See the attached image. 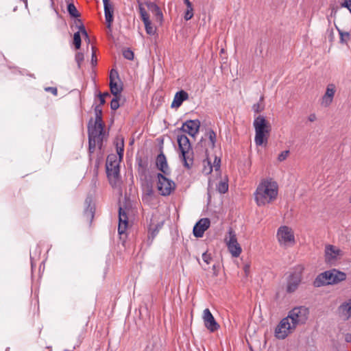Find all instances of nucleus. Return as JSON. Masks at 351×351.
I'll list each match as a JSON object with an SVG mask.
<instances>
[{
    "label": "nucleus",
    "instance_id": "nucleus-32",
    "mask_svg": "<svg viewBox=\"0 0 351 351\" xmlns=\"http://www.w3.org/2000/svg\"><path fill=\"white\" fill-rule=\"evenodd\" d=\"M97 144V139L88 138V152H89L90 154H92L94 153Z\"/></svg>",
    "mask_w": 351,
    "mask_h": 351
},
{
    "label": "nucleus",
    "instance_id": "nucleus-34",
    "mask_svg": "<svg viewBox=\"0 0 351 351\" xmlns=\"http://www.w3.org/2000/svg\"><path fill=\"white\" fill-rule=\"evenodd\" d=\"M335 92H336V87H335V84H330L327 86L326 90V92L324 94L334 98Z\"/></svg>",
    "mask_w": 351,
    "mask_h": 351
},
{
    "label": "nucleus",
    "instance_id": "nucleus-21",
    "mask_svg": "<svg viewBox=\"0 0 351 351\" xmlns=\"http://www.w3.org/2000/svg\"><path fill=\"white\" fill-rule=\"evenodd\" d=\"M156 165L157 168L160 171H161L164 174L169 173V168L167 162V158L162 152L158 155L156 160Z\"/></svg>",
    "mask_w": 351,
    "mask_h": 351
},
{
    "label": "nucleus",
    "instance_id": "nucleus-55",
    "mask_svg": "<svg viewBox=\"0 0 351 351\" xmlns=\"http://www.w3.org/2000/svg\"><path fill=\"white\" fill-rule=\"evenodd\" d=\"M317 119V117L315 115V114L313 113V114H311L308 117V120L311 122H313L315 121V120Z\"/></svg>",
    "mask_w": 351,
    "mask_h": 351
},
{
    "label": "nucleus",
    "instance_id": "nucleus-50",
    "mask_svg": "<svg viewBox=\"0 0 351 351\" xmlns=\"http://www.w3.org/2000/svg\"><path fill=\"white\" fill-rule=\"evenodd\" d=\"M138 10H139L140 15L147 12L143 6L142 3L139 0L138 1Z\"/></svg>",
    "mask_w": 351,
    "mask_h": 351
},
{
    "label": "nucleus",
    "instance_id": "nucleus-62",
    "mask_svg": "<svg viewBox=\"0 0 351 351\" xmlns=\"http://www.w3.org/2000/svg\"><path fill=\"white\" fill-rule=\"evenodd\" d=\"M85 40H86L88 43H90V38L88 37V39H85Z\"/></svg>",
    "mask_w": 351,
    "mask_h": 351
},
{
    "label": "nucleus",
    "instance_id": "nucleus-35",
    "mask_svg": "<svg viewBox=\"0 0 351 351\" xmlns=\"http://www.w3.org/2000/svg\"><path fill=\"white\" fill-rule=\"evenodd\" d=\"M145 25V30L147 34L149 35H154L156 32L154 27L152 25L151 21L143 23Z\"/></svg>",
    "mask_w": 351,
    "mask_h": 351
},
{
    "label": "nucleus",
    "instance_id": "nucleus-33",
    "mask_svg": "<svg viewBox=\"0 0 351 351\" xmlns=\"http://www.w3.org/2000/svg\"><path fill=\"white\" fill-rule=\"evenodd\" d=\"M82 39L80 32L74 33L73 35V44L77 49H79L81 47Z\"/></svg>",
    "mask_w": 351,
    "mask_h": 351
},
{
    "label": "nucleus",
    "instance_id": "nucleus-59",
    "mask_svg": "<svg viewBox=\"0 0 351 351\" xmlns=\"http://www.w3.org/2000/svg\"><path fill=\"white\" fill-rule=\"evenodd\" d=\"M81 34H82V36H84L85 39H88V33H87L86 29L82 31V32Z\"/></svg>",
    "mask_w": 351,
    "mask_h": 351
},
{
    "label": "nucleus",
    "instance_id": "nucleus-9",
    "mask_svg": "<svg viewBox=\"0 0 351 351\" xmlns=\"http://www.w3.org/2000/svg\"><path fill=\"white\" fill-rule=\"evenodd\" d=\"M106 173L109 180L114 178L115 180L119 176V164L117 160V156L114 154L108 156L106 164Z\"/></svg>",
    "mask_w": 351,
    "mask_h": 351
},
{
    "label": "nucleus",
    "instance_id": "nucleus-56",
    "mask_svg": "<svg viewBox=\"0 0 351 351\" xmlns=\"http://www.w3.org/2000/svg\"><path fill=\"white\" fill-rule=\"evenodd\" d=\"M185 5H186V8L188 9H193L192 3L189 0H184Z\"/></svg>",
    "mask_w": 351,
    "mask_h": 351
},
{
    "label": "nucleus",
    "instance_id": "nucleus-44",
    "mask_svg": "<svg viewBox=\"0 0 351 351\" xmlns=\"http://www.w3.org/2000/svg\"><path fill=\"white\" fill-rule=\"evenodd\" d=\"M115 78H119L118 72L114 69H112L110 73V82L114 81Z\"/></svg>",
    "mask_w": 351,
    "mask_h": 351
},
{
    "label": "nucleus",
    "instance_id": "nucleus-2",
    "mask_svg": "<svg viewBox=\"0 0 351 351\" xmlns=\"http://www.w3.org/2000/svg\"><path fill=\"white\" fill-rule=\"evenodd\" d=\"M255 130L254 142L256 145L261 146L267 143V139L271 130L269 122L263 116H258L253 122Z\"/></svg>",
    "mask_w": 351,
    "mask_h": 351
},
{
    "label": "nucleus",
    "instance_id": "nucleus-4",
    "mask_svg": "<svg viewBox=\"0 0 351 351\" xmlns=\"http://www.w3.org/2000/svg\"><path fill=\"white\" fill-rule=\"evenodd\" d=\"M178 147L181 152L180 156L184 166L188 169L193 165V151L189 138L184 134L178 135Z\"/></svg>",
    "mask_w": 351,
    "mask_h": 351
},
{
    "label": "nucleus",
    "instance_id": "nucleus-22",
    "mask_svg": "<svg viewBox=\"0 0 351 351\" xmlns=\"http://www.w3.org/2000/svg\"><path fill=\"white\" fill-rule=\"evenodd\" d=\"M339 311L344 320H348L351 317V300L342 303L339 307Z\"/></svg>",
    "mask_w": 351,
    "mask_h": 351
},
{
    "label": "nucleus",
    "instance_id": "nucleus-12",
    "mask_svg": "<svg viewBox=\"0 0 351 351\" xmlns=\"http://www.w3.org/2000/svg\"><path fill=\"white\" fill-rule=\"evenodd\" d=\"M104 127L103 123L97 122H95L93 125H89L88 127V138L97 139V145L99 149H101L102 146Z\"/></svg>",
    "mask_w": 351,
    "mask_h": 351
},
{
    "label": "nucleus",
    "instance_id": "nucleus-17",
    "mask_svg": "<svg viewBox=\"0 0 351 351\" xmlns=\"http://www.w3.org/2000/svg\"><path fill=\"white\" fill-rule=\"evenodd\" d=\"M104 8L105 19L107 24V27L111 30L112 23L113 22V5L110 2V0H102Z\"/></svg>",
    "mask_w": 351,
    "mask_h": 351
},
{
    "label": "nucleus",
    "instance_id": "nucleus-18",
    "mask_svg": "<svg viewBox=\"0 0 351 351\" xmlns=\"http://www.w3.org/2000/svg\"><path fill=\"white\" fill-rule=\"evenodd\" d=\"M128 224V217L126 211L121 207L119 208V226L118 232L119 234H124Z\"/></svg>",
    "mask_w": 351,
    "mask_h": 351
},
{
    "label": "nucleus",
    "instance_id": "nucleus-64",
    "mask_svg": "<svg viewBox=\"0 0 351 351\" xmlns=\"http://www.w3.org/2000/svg\"><path fill=\"white\" fill-rule=\"evenodd\" d=\"M75 24L76 27L80 26V23H75Z\"/></svg>",
    "mask_w": 351,
    "mask_h": 351
},
{
    "label": "nucleus",
    "instance_id": "nucleus-58",
    "mask_svg": "<svg viewBox=\"0 0 351 351\" xmlns=\"http://www.w3.org/2000/svg\"><path fill=\"white\" fill-rule=\"evenodd\" d=\"M345 341L348 343H351V333H347L345 335Z\"/></svg>",
    "mask_w": 351,
    "mask_h": 351
},
{
    "label": "nucleus",
    "instance_id": "nucleus-36",
    "mask_svg": "<svg viewBox=\"0 0 351 351\" xmlns=\"http://www.w3.org/2000/svg\"><path fill=\"white\" fill-rule=\"evenodd\" d=\"M84 216L86 217L88 220L91 221L93 219L94 217V210L92 207H90L88 206L84 210Z\"/></svg>",
    "mask_w": 351,
    "mask_h": 351
},
{
    "label": "nucleus",
    "instance_id": "nucleus-26",
    "mask_svg": "<svg viewBox=\"0 0 351 351\" xmlns=\"http://www.w3.org/2000/svg\"><path fill=\"white\" fill-rule=\"evenodd\" d=\"M335 27L339 34V42L341 44H348V40L350 38V34L348 32H343L341 29H340L337 25H335Z\"/></svg>",
    "mask_w": 351,
    "mask_h": 351
},
{
    "label": "nucleus",
    "instance_id": "nucleus-29",
    "mask_svg": "<svg viewBox=\"0 0 351 351\" xmlns=\"http://www.w3.org/2000/svg\"><path fill=\"white\" fill-rule=\"evenodd\" d=\"M217 189L220 193H225L228 190V184L226 181H220L217 185Z\"/></svg>",
    "mask_w": 351,
    "mask_h": 351
},
{
    "label": "nucleus",
    "instance_id": "nucleus-10",
    "mask_svg": "<svg viewBox=\"0 0 351 351\" xmlns=\"http://www.w3.org/2000/svg\"><path fill=\"white\" fill-rule=\"evenodd\" d=\"M288 318H283L275 329V337L279 339H285L295 329Z\"/></svg>",
    "mask_w": 351,
    "mask_h": 351
},
{
    "label": "nucleus",
    "instance_id": "nucleus-19",
    "mask_svg": "<svg viewBox=\"0 0 351 351\" xmlns=\"http://www.w3.org/2000/svg\"><path fill=\"white\" fill-rule=\"evenodd\" d=\"M164 221H159L156 223L153 222V220L152 219L151 223L149 227V234H148V242L149 245H151L154 239V238L156 237L158 233L159 232L160 230L163 226Z\"/></svg>",
    "mask_w": 351,
    "mask_h": 351
},
{
    "label": "nucleus",
    "instance_id": "nucleus-38",
    "mask_svg": "<svg viewBox=\"0 0 351 351\" xmlns=\"http://www.w3.org/2000/svg\"><path fill=\"white\" fill-rule=\"evenodd\" d=\"M119 97L120 96H115V97L111 100L110 108L112 110H116L119 108Z\"/></svg>",
    "mask_w": 351,
    "mask_h": 351
},
{
    "label": "nucleus",
    "instance_id": "nucleus-7",
    "mask_svg": "<svg viewBox=\"0 0 351 351\" xmlns=\"http://www.w3.org/2000/svg\"><path fill=\"white\" fill-rule=\"evenodd\" d=\"M158 184L157 189L161 195H169L176 189V184L173 181L167 178L160 173L157 174Z\"/></svg>",
    "mask_w": 351,
    "mask_h": 351
},
{
    "label": "nucleus",
    "instance_id": "nucleus-27",
    "mask_svg": "<svg viewBox=\"0 0 351 351\" xmlns=\"http://www.w3.org/2000/svg\"><path fill=\"white\" fill-rule=\"evenodd\" d=\"M67 11L71 17L77 19L80 16V14L77 10L75 5L73 3H68Z\"/></svg>",
    "mask_w": 351,
    "mask_h": 351
},
{
    "label": "nucleus",
    "instance_id": "nucleus-1",
    "mask_svg": "<svg viewBox=\"0 0 351 351\" xmlns=\"http://www.w3.org/2000/svg\"><path fill=\"white\" fill-rule=\"evenodd\" d=\"M278 192V184L272 178L262 180L254 193L257 205L262 206L272 202L277 198Z\"/></svg>",
    "mask_w": 351,
    "mask_h": 351
},
{
    "label": "nucleus",
    "instance_id": "nucleus-52",
    "mask_svg": "<svg viewBox=\"0 0 351 351\" xmlns=\"http://www.w3.org/2000/svg\"><path fill=\"white\" fill-rule=\"evenodd\" d=\"M220 159H217V158H215V162H214V167L215 168L216 170H218L220 167Z\"/></svg>",
    "mask_w": 351,
    "mask_h": 351
},
{
    "label": "nucleus",
    "instance_id": "nucleus-11",
    "mask_svg": "<svg viewBox=\"0 0 351 351\" xmlns=\"http://www.w3.org/2000/svg\"><path fill=\"white\" fill-rule=\"evenodd\" d=\"M324 256L326 263L332 265L343 256V252L339 247L327 245L325 247Z\"/></svg>",
    "mask_w": 351,
    "mask_h": 351
},
{
    "label": "nucleus",
    "instance_id": "nucleus-45",
    "mask_svg": "<svg viewBox=\"0 0 351 351\" xmlns=\"http://www.w3.org/2000/svg\"><path fill=\"white\" fill-rule=\"evenodd\" d=\"M341 6L346 8L351 13V0H344L341 3Z\"/></svg>",
    "mask_w": 351,
    "mask_h": 351
},
{
    "label": "nucleus",
    "instance_id": "nucleus-15",
    "mask_svg": "<svg viewBox=\"0 0 351 351\" xmlns=\"http://www.w3.org/2000/svg\"><path fill=\"white\" fill-rule=\"evenodd\" d=\"M199 126L200 121L198 119L188 120L182 124L180 130L191 136H195L199 131Z\"/></svg>",
    "mask_w": 351,
    "mask_h": 351
},
{
    "label": "nucleus",
    "instance_id": "nucleus-53",
    "mask_svg": "<svg viewBox=\"0 0 351 351\" xmlns=\"http://www.w3.org/2000/svg\"><path fill=\"white\" fill-rule=\"evenodd\" d=\"M91 63H92L93 66H95L96 64H97L96 54H95V53L94 51L92 53Z\"/></svg>",
    "mask_w": 351,
    "mask_h": 351
},
{
    "label": "nucleus",
    "instance_id": "nucleus-57",
    "mask_svg": "<svg viewBox=\"0 0 351 351\" xmlns=\"http://www.w3.org/2000/svg\"><path fill=\"white\" fill-rule=\"evenodd\" d=\"M250 265H248V264L245 265L243 267V270H244L246 276H247L250 272Z\"/></svg>",
    "mask_w": 351,
    "mask_h": 351
},
{
    "label": "nucleus",
    "instance_id": "nucleus-49",
    "mask_svg": "<svg viewBox=\"0 0 351 351\" xmlns=\"http://www.w3.org/2000/svg\"><path fill=\"white\" fill-rule=\"evenodd\" d=\"M141 18L143 23L150 21L149 16V14H147V12L141 14Z\"/></svg>",
    "mask_w": 351,
    "mask_h": 351
},
{
    "label": "nucleus",
    "instance_id": "nucleus-47",
    "mask_svg": "<svg viewBox=\"0 0 351 351\" xmlns=\"http://www.w3.org/2000/svg\"><path fill=\"white\" fill-rule=\"evenodd\" d=\"M75 23H80V26L77 27L79 29L78 32H80V34H81L82 32V31L86 29L84 24L82 23V22L80 19H77L75 21Z\"/></svg>",
    "mask_w": 351,
    "mask_h": 351
},
{
    "label": "nucleus",
    "instance_id": "nucleus-60",
    "mask_svg": "<svg viewBox=\"0 0 351 351\" xmlns=\"http://www.w3.org/2000/svg\"><path fill=\"white\" fill-rule=\"evenodd\" d=\"M213 275H214L215 276H217L218 275V272H217V271L216 270V266H215V265H213Z\"/></svg>",
    "mask_w": 351,
    "mask_h": 351
},
{
    "label": "nucleus",
    "instance_id": "nucleus-63",
    "mask_svg": "<svg viewBox=\"0 0 351 351\" xmlns=\"http://www.w3.org/2000/svg\"><path fill=\"white\" fill-rule=\"evenodd\" d=\"M212 168H213V167H210V168H209V173L212 171Z\"/></svg>",
    "mask_w": 351,
    "mask_h": 351
},
{
    "label": "nucleus",
    "instance_id": "nucleus-42",
    "mask_svg": "<svg viewBox=\"0 0 351 351\" xmlns=\"http://www.w3.org/2000/svg\"><path fill=\"white\" fill-rule=\"evenodd\" d=\"M202 259L206 264L208 265L212 261V256L210 254H208L207 252H205L202 254Z\"/></svg>",
    "mask_w": 351,
    "mask_h": 351
},
{
    "label": "nucleus",
    "instance_id": "nucleus-39",
    "mask_svg": "<svg viewBox=\"0 0 351 351\" xmlns=\"http://www.w3.org/2000/svg\"><path fill=\"white\" fill-rule=\"evenodd\" d=\"M84 58V53L82 52H77L75 54V60L77 64V67L80 69L81 67V64L83 62Z\"/></svg>",
    "mask_w": 351,
    "mask_h": 351
},
{
    "label": "nucleus",
    "instance_id": "nucleus-24",
    "mask_svg": "<svg viewBox=\"0 0 351 351\" xmlns=\"http://www.w3.org/2000/svg\"><path fill=\"white\" fill-rule=\"evenodd\" d=\"M144 193L143 199H147L149 197H152L154 195L153 185L151 182H146L143 188Z\"/></svg>",
    "mask_w": 351,
    "mask_h": 351
},
{
    "label": "nucleus",
    "instance_id": "nucleus-54",
    "mask_svg": "<svg viewBox=\"0 0 351 351\" xmlns=\"http://www.w3.org/2000/svg\"><path fill=\"white\" fill-rule=\"evenodd\" d=\"M253 110L256 112H258L260 111H261L263 110V108H260V104H254L253 107H252Z\"/></svg>",
    "mask_w": 351,
    "mask_h": 351
},
{
    "label": "nucleus",
    "instance_id": "nucleus-8",
    "mask_svg": "<svg viewBox=\"0 0 351 351\" xmlns=\"http://www.w3.org/2000/svg\"><path fill=\"white\" fill-rule=\"evenodd\" d=\"M225 242L232 256L233 257L239 256L242 249L237 241L236 234L232 228L229 229L228 236L225 238Z\"/></svg>",
    "mask_w": 351,
    "mask_h": 351
},
{
    "label": "nucleus",
    "instance_id": "nucleus-14",
    "mask_svg": "<svg viewBox=\"0 0 351 351\" xmlns=\"http://www.w3.org/2000/svg\"><path fill=\"white\" fill-rule=\"evenodd\" d=\"M278 241L281 245H287L289 243H294V235L291 230L287 226L280 227L277 232Z\"/></svg>",
    "mask_w": 351,
    "mask_h": 351
},
{
    "label": "nucleus",
    "instance_id": "nucleus-13",
    "mask_svg": "<svg viewBox=\"0 0 351 351\" xmlns=\"http://www.w3.org/2000/svg\"><path fill=\"white\" fill-rule=\"evenodd\" d=\"M202 318L205 327L210 332H213L220 328L219 324L216 322L215 317L208 308H205L204 310Z\"/></svg>",
    "mask_w": 351,
    "mask_h": 351
},
{
    "label": "nucleus",
    "instance_id": "nucleus-61",
    "mask_svg": "<svg viewBox=\"0 0 351 351\" xmlns=\"http://www.w3.org/2000/svg\"><path fill=\"white\" fill-rule=\"evenodd\" d=\"M101 95H104V98H105L106 97H109V96H110V94H109L108 92H106V93H101Z\"/></svg>",
    "mask_w": 351,
    "mask_h": 351
},
{
    "label": "nucleus",
    "instance_id": "nucleus-40",
    "mask_svg": "<svg viewBox=\"0 0 351 351\" xmlns=\"http://www.w3.org/2000/svg\"><path fill=\"white\" fill-rule=\"evenodd\" d=\"M123 56L125 58L129 60L134 59V53L130 49H125L123 52Z\"/></svg>",
    "mask_w": 351,
    "mask_h": 351
},
{
    "label": "nucleus",
    "instance_id": "nucleus-30",
    "mask_svg": "<svg viewBox=\"0 0 351 351\" xmlns=\"http://www.w3.org/2000/svg\"><path fill=\"white\" fill-rule=\"evenodd\" d=\"M95 122L103 123L102 121V109L100 106H96L95 108Z\"/></svg>",
    "mask_w": 351,
    "mask_h": 351
},
{
    "label": "nucleus",
    "instance_id": "nucleus-51",
    "mask_svg": "<svg viewBox=\"0 0 351 351\" xmlns=\"http://www.w3.org/2000/svg\"><path fill=\"white\" fill-rule=\"evenodd\" d=\"M98 97H99V106H102L105 104L106 102V100H105V98H104V95H101V93H99L98 95Z\"/></svg>",
    "mask_w": 351,
    "mask_h": 351
},
{
    "label": "nucleus",
    "instance_id": "nucleus-25",
    "mask_svg": "<svg viewBox=\"0 0 351 351\" xmlns=\"http://www.w3.org/2000/svg\"><path fill=\"white\" fill-rule=\"evenodd\" d=\"M110 88L111 93L114 96H120V93L123 90L122 86L118 84L114 81L110 82Z\"/></svg>",
    "mask_w": 351,
    "mask_h": 351
},
{
    "label": "nucleus",
    "instance_id": "nucleus-3",
    "mask_svg": "<svg viewBox=\"0 0 351 351\" xmlns=\"http://www.w3.org/2000/svg\"><path fill=\"white\" fill-rule=\"evenodd\" d=\"M346 278L344 272L335 269L319 274L313 281L315 287H320L328 285L337 284Z\"/></svg>",
    "mask_w": 351,
    "mask_h": 351
},
{
    "label": "nucleus",
    "instance_id": "nucleus-41",
    "mask_svg": "<svg viewBox=\"0 0 351 351\" xmlns=\"http://www.w3.org/2000/svg\"><path fill=\"white\" fill-rule=\"evenodd\" d=\"M289 150H285V151H283L278 156V160L279 162H282L284 160H285L287 157L289 156Z\"/></svg>",
    "mask_w": 351,
    "mask_h": 351
},
{
    "label": "nucleus",
    "instance_id": "nucleus-46",
    "mask_svg": "<svg viewBox=\"0 0 351 351\" xmlns=\"http://www.w3.org/2000/svg\"><path fill=\"white\" fill-rule=\"evenodd\" d=\"M45 91L51 93L53 95L56 96L58 95V89L56 87H46L45 88Z\"/></svg>",
    "mask_w": 351,
    "mask_h": 351
},
{
    "label": "nucleus",
    "instance_id": "nucleus-31",
    "mask_svg": "<svg viewBox=\"0 0 351 351\" xmlns=\"http://www.w3.org/2000/svg\"><path fill=\"white\" fill-rule=\"evenodd\" d=\"M333 101V97L324 95L321 99V105L324 107L329 106Z\"/></svg>",
    "mask_w": 351,
    "mask_h": 351
},
{
    "label": "nucleus",
    "instance_id": "nucleus-6",
    "mask_svg": "<svg viewBox=\"0 0 351 351\" xmlns=\"http://www.w3.org/2000/svg\"><path fill=\"white\" fill-rule=\"evenodd\" d=\"M308 309L304 306H298L289 311L288 316L289 321L291 323L292 327L296 328L298 325L303 324L308 319Z\"/></svg>",
    "mask_w": 351,
    "mask_h": 351
},
{
    "label": "nucleus",
    "instance_id": "nucleus-20",
    "mask_svg": "<svg viewBox=\"0 0 351 351\" xmlns=\"http://www.w3.org/2000/svg\"><path fill=\"white\" fill-rule=\"evenodd\" d=\"M189 99V94L184 90H181L177 92L175 95L173 100L171 103V108H179L183 103V101Z\"/></svg>",
    "mask_w": 351,
    "mask_h": 351
},
{
    "label": "nucleus",
    "instance_id": "nucleus-37",
    "mask_svg": "<svg viewBox=\"0 0 351 351\" xmlns=\"http://www.w3.org/2000/svg\"><path fill=\"white\" fill-rule=\"evenodd\" d=\"M208 138L210 140L211 147L213 148L215 146L216 143V134L213 130H210L208 132Z\"/></svg>",
    "mask_w": 351,
    "mask_h": 351
},
{
    "label": "nucleus",
    "instance_id": "nucleus-48",
    "mask_svg": "<svg viewBox=\"0 0 351 351\" xmlns=\"http://www.w3.org/2000/svg\"><path fill=\"white\" fill-rule=\"evenodd\" d=\"M337 12V10L335 8H332V10H331L330 15L327 16V19H328L329 23H330V17H335Z\"/></svg>",
    "mask_w": 351,
    "mask_h": 351
},
{
    "label": "nucleus",
    "instance_id": "nucleus-23",
    "mask_svg": "<svg viewBox=\"0 0 351 351\" xmlns=\"http://www.w3.org/2000/svg\"><path fill=\"white\" fill-rule=\"evenodd\" d=\"M147 6L149 10L156 15L157 19H158L160 21H162L163 15L160 8L155 3L153 2L147 3Z\"/></svg>",
    "mask_w": 351,
    "mask_h": 351
},
{
    "label": "nucleus",
    "instance_id": "nucleus-5",
    "mask_svg": "<svg viewBox=\"0 0 351 351\" xmlns=\"http://www.w3.org/2000/svg\"><path fill=\"white\" fill-rule=\"evenodd\" d=\"M304 270V265H298L293 268L291 271H290L287 279V293H292L298 289L302 280Z\"/></svg>",
    "mask_w": 351,
    "mask_h": 351
},
{
    "label": "nucleus",
    "instance_id": "nucleus-43",
    "mask_svg": "<svg viewBox=\"0 0 351 351\" xmlns=\"http://www.w3.org/2000/svg\"><path fill=\"white\" fill-rule=\"evenodd\" d=\"M193 16V9H188L186 8V10L184 14V19L186 21L190 20Z\"/></svg>",
    "mask_w": 351,
    "mask_h": 351
},
{
    "label": "nucleus",
    "instance_id": "nucleus-28",
    "mask_svg": "<svg viewBox=\"0 0 351 351\" xmlns=\"http://www.w3.org/2000/svg\"><path fill=\"white\" fill-rule=\"evenodd\" d=\"M117 152L119 157V160H121L123 156L124 152V143L123 139L122 138L120 142L117 143Z\"/></svg>",
    "mask_w": 351,
    "mask_h": 351
},
{
    "label": "nucleus",
    "instance_id": "nucleus-16",
    "mask_svg": "<svg viewBox=\"0 0 351 351\" xmlns=\"http://www.w3.org/2000/svg\"><path fill=\"white\" fill-rule=\"evenodd\" d=\"M210 221L208 218H203L198 221L193 227V234L199 238L204 235V232L209 228Z\"/></svg>",
    "mask_w": 351,
    "mask_h": 351
}]
</instances>
